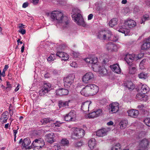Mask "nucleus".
Wrapping results in <instances>:
<instances>
[{
  "label": "nucleus",
  "instance_id": "obj_1",
  "mask_svg": "<svg viewBox=\"0 0 150 150\" xmlns=\"http://www.w3.org/2000/svg\"><path fill=\"white\" fill-rule=\"evenodd\" d=\"M52 20L57 23H61L64 28L69 27V21L68 18L64 16L62 12L58 11H53L50 14Z\"/></svg>",
  "mask_w": 150,
  "mask_h": 150
},
{
  "label": "nucleus",
  "instance_id": "obj_2",
  "mask_svg": "<svg viewBox=\"0 0 150 150\" xmlns=\"http://www.w3.org/2000/svg\"><path fill=\"white\" fill-rule=\"evenodd\" d=\"M98 90L99 88L97 86L94 84H89L83 88L80 93L83 96H88L95 95Z\"/></svg>",
  "mask_w": 150,
  "mask_h": 150
},
{
  "label": "nucleus",
  "instance_id": "obj_3",
  "mask_svg": "<svg viewBox=\"0 0 150 150\" xmlns=\"http://www.w3.org/2000/svg\"><path fill=\"white\" fill-rule=\"evenodd\" d=\"M75 77L74 74H72L68 75L64 78V86L70 91L72 90L74 87L73 83Z\"/></svg>",
  "mask_w": 150,
  "mask_h": 150
},
{
  "label": "nucleus",
  "instance_id": "obj_4",
  "mask_svg": "<svg viewBox=\"0 0 150 150\" xmlns=\"http://www.w3.org/2000/svg\"><path fill=\"white\" fill-rule=\"evenodd\" d=\"M113 36L111 32L108 30L100 32L98 35L99 38L101 40H111L110 38Z\"/></svg>",
  "mask_w": 150,
  "mask_h": 150
},
{
  "label": "nucleus",
  "instance_id": "obj_5",
  "mask_svg": "<svg viewBox=\"0 0 150 150\" xmlns=\"http://www.w3.org/2000/svg\"><path fill=\"white\" fill-rule=\"evenodd\" d=\"M84 130L80 128H75L72 134V137L74 139H79L83 137L84 135Z\"/></svg>",
  "mask_w": 150,
  "mask_h": 150
},
{
  "label": "nucleus",
  "instance_id": "obj_6",
  "mask_svg": "<svg viewBox=\"0 0 150 150\" xmlns=\"http://www.w3.org/2000/svg\"><path fill=\"white\" fill-rule=\"evenodd\" d=\"M72 17L74 21L78 25L83 26L84 21L82 15L79 13L74 14Z\"/></svg>",
  "mask_w": 150,
  "mask_h": 150
},
{
  "label": "nucleus",
  "instance_id": "obj_7",
  "mask_svg": "<svg viewBox=\"0 0 150 150\" xmlns=\"http://www.w3.org/2000/svg\"><path fill=\"white\" fill-rule=\"evenodd\" d=\"M92 68L96 72H99L102 74L105 75L107 73V70L105 68H102L101 66L96 63H93L92 64Z\"/></svg>",
  "mask_w": 150,
  "mask_h": 150
},
{
  "label": "nucleus",
  "instance_id": "obj_8",
  "mask_svg": "<svg viewBox=\"0 0 150 150\" xmlns=\"http://www.w3.org/2000/svg\"><path fill=\"white\" fill-rule=\"evenodd\" d=\"M94 79L93 74L91 72L86 73L82 77V81L85 83L91 82Z\"/></svg>",
  "mask_w": 150,
  "mask_h": 150
},
{
  "label": "nucleus",
  "instance_id": "obj_9",
  "mask_svg": "<svg viewBox=\"0 0 150 150\" xmlns=\"http://www.w3.org/2000/svg\"><path fill=\"white\" fill-rule=\"evenodd\" d=\"M109 112L112 114L118 112L119 110V104L117 102L113 103L109 105L108 107Z\"/></svg>",
  "mask_w": 150,
  "mask_h": 150
},
{
  "label": "nucleus",
  "instance_id": "obj_10",
  "mask_svg": "<svg viewBox=\"0 0 150 150\" xmlns=\"http://www.w3.org/2000/svg\"><path fill=\"white\" fill-rule=\"evenodd\" d=\"M102 110L98 109L89 113L85 117L86 118H88L90 119L97 117L102 115Z\"/></svg>",
  "mask_w": 150,
  "mask_h": 150
},
{
  "label": "nucleus",
  "instance_id": "obj_11",
  "mask_svg": "<svg viewBox=\"0 0 150 150\" xmlns=\"http://www.w3.org/2000/svg\"><path fill=\"white\" fill-rule=\"evenodd\" d=\"M125 25L124 24H119V26L117 28V30L119 32L124 34L125 35H129V30L127 28H125Z\"/></svg>",
  "mask_w": 150,
  "mask_h": 150
},
{
  "label": "nucleus",
  "instance_id": "obj_12",
  "mask_svg": "<svg viewBox=\"0 0 150 150\" xmlns=\"http://www.w3.org/2000/svg\"><path fill=\"white\" fill-rule=\"evenodd\" d=\"M45 139L47 142L51 144L54 142V138L55 137L54 133H51L46 134L45 136Z\"/></svg>",
  "mask_w": 150,
  "mask_h": 150
},
{
  "label": "nucleus",
  "instance_id": "obj_13",
  "mask_svg": "<svg viewBox=\"0 0 150 150\" xmlns=\"http://www.w3.org/2000/svg\"><path fill=\"white\" fill-rule=\"evenodd\" d=\"M134 54H127L125 58V59L127 64L129 65H132V62L135 58Z\"/></svg>",
  "mask_w": 150,
  "mask_h": 150
},
{
  "label": "nucleus",
  "instance_id": "obj_14",
  "mask_svg": "<svg viewBox=\"0 0 150 150\" xmlns=\"http://www.w3.org/2000/svg\"><path fill=\"white\" fill-rule=\"evenodd\" d=\"M149 142L146 139H143L140 142L139 146L143 150H145L148 148Z\"/></svg>",
  "mask_w": 150,
  "mask_h": 150
},
{
  "label": "nucleus",
  "instance_id": "obj_15",
  "mask_svg": "<svg viewBox=\"0 0 150 150\" xmlns=\"http://www.w3.org/2000/svg\"><path fill=\"white\" fill-rule=\"evenodd\" d=\"M124 24L129 28L134 27L136 25V23L134 21L129 19L125 20Z\"/></svg>",
  "mask_w": 150,
  "mask_h": 150
},
{
  "label": "nucleus",
  "instance_id": "obj_16",
  "mask_svg": "<svg viewBox=\"0 0 150 150\" xmlns=\"http://www.w3.org/2000/svg\"><path fill=\"white\" fill-rule=\"evenodd\" d=\"M136 98L138 100L144 101H146L148 99V97L147 95L141 93H139L136 95Z\"/></svg>",
  "mask_w": 150,
  "mask_h": 150
},
{
  "label": "nucleus",
  "instance_id": "obj_17",
  "mask_svg": "<svg viewBox=\"0 0 150 150\" xmlns=\"http://www.w3.org/2000/svg\"><path fill=\"white\" fill-rule=\"evenodd\" d=\"M56 55L62 58V60L64 61H66L69 58L68 55L64 52H57Z\"/></svg>",
  "mask_w": 150,
  "mask_h": 150
},
{
  "label": "nucleus",
  "instance_id": "obj_18",
  "mask_svg": "<svg viewBox=\"0 0 150 150\" xmlns=\"http://www.w3.org/2000/svg\"><path fill=\"white\" fill-rule=\"evenodd\" d=\"M91 104L90 101H87L83 103L81 106V110L84 112L88 111L89 105Z\"/></svg>",
  "mask_w": 150,
  "mask_h": 150
},
{
  "label": "nucleus",
  "instance_id": "obj_19",
  "mask_svg": "<svg viewBox=\"0 0 150 150\" xmlns=\"http://www.w3.org/2000/svg\"><path fill=\"white\" fill-rule=\"evenodd\" d=\"M127 113L129 116L135 118L137 117L139 114L138 111L134 109L127 111Z\"/></svg>",
  "mask_w": 150,
  "mask_h": 150
},
{
  "label": "nucleus",
  "instance_id": "obj_20",
  "mask_svg": "<svg viewBox=\"0 0 150 150\" xmlns=\"http://www.w3.org/2000/svg\"><path fill=\"white\" fill-rule=\"evenodd\" d=\"M56 94L58 95H67L69 93V91L64 88H60L56 91Z\"/></svg>",
  "mask_w": 150,
  "mask_h": 150
},
{
  "label": "nucleus",
  "instance_id": "obj_21",
  "mask_svg": "<svg viewBox=\"0 0 150 150\" xmlns=\"http://www.w3.org/2000/svg\"><path fill=\"white\" fill-rule=\"evenodd\" d=\"M124 86L130 90H132L135 88V85L131 81H125L124 83Z\"/></svg>",
  "mask_w": 150,
  "mask_h": 150
},
{
  "label": "nucleus",
  "instance_id": "obj_22",
  "mask_svg": "<svg viewBox=\"0 0 150 150\" xmlns=\"http://www.w3.org/2000/svg\"><path fill=\"white\" fill-rule=\"evenodd\" d=\"M9 114L8 111L4 112L2 115L0 119V121L2 122L3 123L6 122L7 120L8 119V115Z\"/></svg>",
  "mask_w": 150,
  "mask_h": 150
},
{
  "label": "nucleus",
  "instance_id": "obj_23",
  "mask_svg": "<svg viewBox=\"0 0 150 150\" xmlns=\"http://www.w3.org/2000/svg\"><path fill=\"white\" fill-rule=\"evenodd\" d=\"M106 47L107 50H108L111 51H116L117 47L116 45L112 42H109L106 45Z\"/></svg>",
  "mask_w": 150,
  "mask_h": 150
},
{
  "label": "nucleus",
  "instance_id": "obj_24",
  "mask_svg": "<svg viewBox=\"0 0 150 150\" xmlns=\"http://www.w3.org/2000/svg\"><path fill=\"white\" fill-rule=\"evenodd\" d=\"M107 130L105 128L100 129L96 132V135L98 137H102L106 134Z\"/></svg>",
  "mask_w": 150,
  "mask_h": 150
},
{
  "label": "nucleus",
  "instance_id": "obj_25",
  "mask_svg": "<svg viewBox=\"0 0 150 150\" xmlns=\"http://www.w3.org/2000/svg\"><path fill=\"white\" fill-rule=\"evenodd\" d=\"M110 68L112 69V70L116 73L120 74L121 72V69L117 64L111 66Z\"/></svg>",
  "mask_w": 150,
  "mask_h": 150
},
{
  "label": "nucleus",
  "instance_id": "obj_26",
  "mask_svg": "<svg viewBox=\"0 0 150 150\" xmlns=\"http://www.w3.org/2000/svg\"><path fill=\"white\" fill-rule=\"evenodd\" d=\"M58 105L60 108L63 109L69 106V103L67 101L60 100L59 101Z\"/></svg>",
  "mask_w": 150,
  "mask_h": 150
},
{
  "label": "nucleus",
  "instance_id": "obj_27",
  "mask_svg": "<svg viewBox=\"0 0 150 150\" xmlns=\"http://www.w3.org/2000/svg\"><path fill=\"white\" fill-rule=\"evenodd\" d=\"M97 57H93L91 58H87L85 59V61L86 62L92 64L93 63H96L97 62Z\"/></svg>",
  "mask_w": 150,
  "mask_h": 150
},
{
  "label": "nucleus",
  "instance_id": "obj_28",
  "mask_svg": "<svg viewBox=\"0 0 150 150\" xmlns=\"http://www.w3.org/2000/svg\"><path fill=\"white\" fill-rule=\"evenodd\" d=\"M140 90L141 93L145 94L149 91V88L146 85L143 84L141 86Z\"/></svg>",
  "mask_w": 150,
  "mask_h": 150
},
{
  "label": "nucleus",
  "instance_id": "obj_29",
  "mask_svg": "<svg viewBox=\"0 0 150 150\" xmlns=\"http://www.w3.org/2000/svg\"><path fill=\"white\" fill-rule=\"evenodd\" d=\"M96 144V140L94 138H91L88 141V145L91 149H93Z\"/></svg>",
  "mask_w": 150,
  "mask_h": 150
},
{
  "label": "nucleus",
  "instance_id": "obj_30",
  "mask_svg": "<svg viewBox=\"0 0 150 150\" xmlns=\"http://www.w3.org/2000/svg\"><path fill=\"white\" fill-rule=\"evenodd\" d=\"M128 120L127 119L122 120L119 123L120 128L121 129L125 128L128 124Z\"/></svg>",
  "mask_w": 150,
  "mask_h": 150
},
{
  "label": "nucleus",
  "instance_id": "obj_31",
  "mask_svg": "<svg viewBox=\"0 0 150 150\" xmlns=\"http://www.w3.org/2000/svg\"><path fill=\"white\" fill-rule=\"evenodd\" d=\"M118 19L117 18H114L112 19L109 22V26L112 27L117 25V23Z\"/></svg>",
  "mask_w": 150,
  "mask_h": 150
},
{
  "label": "nucleus",
  "instance_id": "obj_32",
  "mask_svg": "<svg viewBox=\"0 0 150 150\" xmlns=\"http://www.w3.org/2000/svg\"><path fill=\"white\" fill-rule=\"evenodd\" d=\"M41 122L42 124H46L48 123H52L54 122L53 120H51L50 118H46L42 119L41 120Z\"/></svg>",
  "mask_w": 150,
  "mask_h": 150
},
{
  "label": "nucleus",
  "instance_id": "obj_33",
  "mask_svg": "<svg viewBox=\"0 0 150 150\" xmlns=\"http://www.w3.org/2000/svg\"><path fill=\"white\" fill-rule=\"evenodd\" d=\"M150 47V42H144L141 46V49L142 50H145L148 49Z\"/></svg>",
  "mask_w": 150,
  "mask_h": 150
},
{
  "label": "nucleus",
  "instance_id": "obj_34",
  "mask_svg": "<svg viewBox=\"0 0 150 150\" xmlns=\"http://www.w3.org/2000/svg\"><path fill=\"white\" fill-rule=\"evenodd\" d=\"M31 143L30 141L29 138L24 139L22 143V145L24 147H26L28 145Z\"/></svg>",
  "mask_w": 150,
  "mask_h": 150
},
{
  "label": "nucleus",
  "instance_id": "obj_35",
  "mask_svg": "<svg viewBox=\"0 0 150 150\" xmlns=\"http://www.w3.org/2000/svg\"><path fill=\"white\" fill-rule=\"evenodd\" d=\"M130 66L129 67V74H134L137 71V68L135 66Z\"/></svg>",
  "mask_w": 150,
  "mask_h": 150
},
{
  "label": "nucleus",
  "instance_id": "obj_36",
  "mask_svg": "<svg viewBox=\"0 0 150 150\" xmlns=\"http://www.w3.org/2000/svg\"><path fill=\"white\" fill-rule=\"evenodd\" d=\"M69 115L72 117V121H74L76 119V112L74 110H71L69 113Z\"/></svg>",
  "mask_w": 150,
  "mask_h": 150
},
{
  "label": "nucleus",
  "instance_id": "obj_37",
  "mask_svg": "<svg viewBox=\"0 0 150 150\" xmlns=\"http://www.w3.org/2000/svg\"><path fill=\"white\" fill-rule=\"evenodd\" d=\"M121 145L119 143H117L113 145L112 147L111 150H120Z\"/></svg>",
  "mask_w": 150,
  "mask_h": 150
},
{
  "label": "nucleus",
  "instance_id": "obj_38",
  "mask_svg": "<svg viewBox=\"0 0 150 150\" xmlns=\"http://www.w3.org/2000/svg\"><path fill=\"white\" fill-rule=\"evenodd\" d=\"M51 87V84L49 83H44L43 86L42 88L44 90H46L48 92L50 90V88Z\"/></svg>",
  "mask_w": 150,
  "mask_h": 150
},
{
  "label": "nucleus",
  "instance_id": "obj_39",
  "mask_svg": "<svg viewBox=\"0 0 150 150\" xmlns=\"http://www.w3.org/2000/svg\"><path fill=\"white\" fill-rule=\"evenodd\" d=\"M146 63V59H143L140 62L139 64V67L140 69H144L145 68L144 65Z\"/></svg>",
  "mask_w": 150,
  "mask_h": 150
},
{
  "label": "nucleus",
  "instance_id": "obj_40",
  "mask_svg": "<svg viewBox=\"0 0 150 150\" xmlns=\"http://www.w3.org/2000/svg\"><path fill=\"white\" fill-rule=\"evenodd\" d=\"M149 16L148 15H144L141 19L140 23L141 24L144 23L145 21L149 19Z\"/></svg>",
  "mask_w": 150,
  "mask_h": 150
},
{
  "label": "nucleus",
  "instance_id": "obj_41",
  "mask_svg": "<svg viewBox=\"0 0 150 150\" xmlns=\"http://www.w3.org/2000/svg\"><path fill=\"white\" fill-rule=\"evenodd\" d=\"M61 144L64 146H67L69 144V141L66 139H63L61 141Z\"/></svg>",
  "mask_w": 150,
  "mask_h": 150
},
{
  "label": "nucleus",
  "instance_id": "obj_42",
  "mask_svg": "<svg viewBox=\"0 0 150 150\" xmlns=\"http://www.w3.org/2000/svg\"><path fill=\"white\" fill-rule=\"evenodd\" d=\"M138 76L139 78L145 79L147 77V74L142 72L138 75Z\"/></svg>",
  "mask_w": 150,
  "mask_h": 150
},
{
  "label": "nucleus",
  "instance_id": "obj_43",
  "mask_svg": "<svg viewBox=\"0 0 150 150\" xmlns=\"http://www.w3.org/2000/svg\"><path fill=\"white\" fill-rule=\"evenodd\" d=\"M47 91L44 90L43 88H42L39 92V95L41 96H44L46 93L48 92Z\"/></svg>",
  "mask_w": 150,
  "mask_h": 150
},
{
  "label": "nucleus",
  "instance_id": "obj_44",
  "mask_svg": "<svg viewBox=\"0 0 150 150\" xmlns=\"http://www.w3.org/2000/svg\"><path fill=\"white\" fill-rule=\"evenodd\" d=\"M55 59V54H52L50 56L48 57L47 60L49 62H50L52 61H53Z\"/></svg>",
  "mask_w": 150,
  "mask_h": 150
},
{
  "label": "nucleus",
  "instance_id": "obj_45",
  "mask_svg": "<svg viewBox=\"0 0 150 150\" xmlns=\"http://www.w3.org/2000/svg\"><path fill=\"white\" fill-rule=\"evenodd\" d=\"M83 143L81 141L78 142L74 143V146L76 147H79L83 145Z\"/></svg>",
  "mask_w": 150,
  "mask_h": 150
},
{
  "label": "nucleus",
  "instance_id": "obj_46",
  "mask_svg": "<svg viewBox=\"0 0 150 150\" xmlns=\"http://www.w3.org/2000/svg\"><path fill=\"white\" fill-rule=\"evenodd\" d=\"M8 65H5L4 69H3L2 72V76L4 77L5 76V71L8 69Z\"/></svg>",
  "mask_w": 150,
  "mask_h": 150
},
{
  "label": "nucleus",
  "instance_id": "obj_47",
  "mask_svg": "<svg viewBox=\"0 0 150 150\" xmlns=\"http://www.w3.org/2000/svg\"><path fill=\"white\" fill-rule=\"evenodd\" d=\"M6 89L8 90H10L12 88V85L8 81L6 82Z\"/></svg>",
  "mask_w": 150,
  "mask_h": 150
},
{
  "label": "nucleus",
  "instance_id": "obj_48",
  "mask_svg": "<svg viewBox=\"0 0 150 150\" xmlns=\"http://www.w3.org/2000/svg\"><path fill=\"white\" fill-rule=\"evenodd\" d=\"M41 142V141L39 139H36L33 141V142L32 144V146H34V147H35L37 146V145L35 144L37 143H39Z\"/></svg>",
  "mask_w": 150,
  "mask_h": 150
},
{
  "label": "nucleus",
  "instance_id": "obj_49",
  "mask_svg": "<svg viewBox=\"0 0 150 150\" xmlns=\"http://www.w3.org/2000/svg\"><path fill=\"white\" fill-rule=\"evenodd\" d=\"M144 122L145 124L147 126L150 127V119L147 118L145 119Z\"/></svg>",
  "mask_w": 150,
  "mask_h": 150
},
{
  "label": "nucleus",
  "instance_id": "obj_50",
  "mask_svg": "<svg viewBox=\"0 0 150 150\" xmlns=\"http://www.w3.org/2000/svg\"><path fill=\"white\" fill-rule=\"evenodd\" d=\"M72 117H71L70 115H69V114H67L64 117V119L66 121H72V119L71 118Z\"/></svg>",
  "mask_w": 150,
  "mask_h": 150
},
{
  "label": "nucleus",
  "instance_id": "obj_51",
  "mask_svg": "<svg viewBox=\"0 0 150 150\" xmlns=\"http://www.w3.org/2000/svg\"><path fill=\"white\" fill-rule=\"evenodd\" d=\"M70 65L71 67L74 68L77 67H78V65L75 62H73L70 64Z\"/></svg>",
  "mask_w": 150,
  "mask_h": 150
},
{
  "label": "nucleus",
  "instance_id": "obj_52",
  "mask_svg": "<svg viewBox=\"0 0 150 150\" xmlns=\"http://www.w3.org/2000/svg\"><path fill=\"white\" fill-rule=\"evenodd\" d=\"M62 123L60 122H59L57 121L56 122L54 123V125L56 127H60V125L62 124Z\"/></svg>",
  "mask_w": 150,
  "mask_h": 150
},
{
  "label": "nucleus",
  "instance_id": "obj_53",
  "mask_svg": "<svg viewBox=\"0 0 150 150\" xmlns=\"http://www.w3.org/2000/svg\"><path fill=\"white\" fill-rule=\"evenodd\" d=\"M54 148L55 149V150H60V146L59 144H56L54 146Z\"/></svg>",
  "mask_w": 150,
  "mask_h": 150
},
{
  "label": "nucleus",
  "instance_id": "obj_54",
  "mask_svg": "<svg viewBox=\"0 0 150 150\" xmlns=\"http://www.w3.org/2000/svg\"><path fill=\"white\" fill-rule=\"evenodd\" d=\"M18 31L23 35L26 32L25 30V29H22L21 28H20Z\"/></svg>",
  "mask_w": 150,
  "mask_h": 150
},
{
  "label": "nucleus",
  "instance_id": "obj_55",
  "mask_svg": "<svg viewBox=\"0 0 150 150\" xmlns=\"http://www.w3.org/2000/svg\"><path fill=\"white\" fill-rule=\"evenodd\" d=\"M30 1L34 4H37L39 1V0H30Z\"/></svg>",
  "mask_w": 150,
  "mask_h": 150
},
{
  "label": "nucleus",
  "instance_id": "obj_56",
  "mask_svg": "<svg viewBox=\"0 0 150 150\" xmlns=\"http://www.w3.org/2000/svg\"><path fill=\"white\" fill-rule=\"evenodd\" d=\"M108 60L107 58L105 57V59H103V64H106L108 62Z\"/></svg>",
  "mask_w": 150,
  "mask_h": 150
},
{
  "label": "nucleus",
  "instance_id": "obj_57",
  "mask_svg": "<svg viewBox=\"0 0 150 150\" xmlns=\"http://www.w3.org/2000/svg\"><path fill=\"white\" fill-rule=\"evenodd\" d=\"M28 3L27 2L24 3L22 6V7L24 8H25L28 6Z\"/></svg>",
  "mask_w": 150,
  "mask_h": 150
},
{
  "label": "nucleus",
  "instance_id": "obj_58",
  "mask_svg": "<svg viewBox=\"0 0 150 150\" xmlns=\"http://www.w3.org/2000/svg\"><path fill=\"white\" fill-rule=\"evenodd\" d=\"M73 55L75 57H78L79 55V53L77 52H74L73 53Z\"/></svg>",
  "mask_w": 150,
  "mask_h": 150
},
{
  "label": "nucleus",
  "instance_id": "obj_59",
  "mask_svg": "<svg viewBox=\"0 0 150 150\" xmlns=\"http://www.w3.org/2000/svg\"><path fill=\"white\" fill-rule=\"evenodd\" d=\"M93 15L92 14H90L88 16V20H90L93 18Z\"/></svg>",
  "mask_w": 150,
  "mask_h": 150
},
{
  "label": "nucleus",
  "instance_id": "obj_60",
  "mask_svg": "<svg viewBox=\"0 0 150 150\" xmlns=\"http://www.w3.org/2000/svg\"><path fill=\"white\" fill-rule=\"evenodd\" d=\"M18 129V128L17 130H13V133L14 134V137H16V134L17 133V132H18L17 130Z\"/></svg>",
  "mask_w": 150,
  "mask_h": 150
},
{
  "label": "nucleus",
  "instance_id": "obj_61",
  "mask_svg": "<svg viewBox=\"0 0 150 150\" xmlns=\"http://www.w3.org/2000/svg\"><path fill=\"white\" fill-rule=\"evenodd\" d=\"M110 39H111L110 40H112L113 41H114V42L116 41L117 40V39H118L117 38L116 36L114 37L113 38V39L112 40L111 38H110Z\"/></svg>",
  "mask_w": 150,
  "mask_h": 150
},
{
  "label": "nucleus",
  "instance_id": "obj_62",
  "mask_svg": "<svg viewBox=\"0 0 150 150\" xmlns=\"http://www.w3.org/2000/svg\"><path fill=\"white\" fill-rule=\"evenodd\" d=\"M113 122L112 121H110L107 123V125H113Z\"/></svg>",
  "mask_w": 150,
  "mask_h": 150
},
{
  "label": "nucleus",
  "instance_id": "obj_63",
  "mask_svg": "<svg viewBox=\"0 0 150 150\" xmlns=\"http://www.w3.org/2000/svg\"><path fill=\"white\" fill-rule=\"evenodd\" d=\"M50 76V75L49 73H47L44 75V77L45 78H48Z\"/></svg>",
  "mask_w": 150,
  "mask_h": 150
},
{
  "label": "nucleus",
  "instance_id": "obj_64",
  "mask_svg": "<svg viewBox=\"0 0 150 150\" xmlns=\"http://www.w3.org/2000/svg\"><path fill=\"white\" fill-rule=\"evenodd\" d=\"M127 0H122V1L121 3L123 4H125L127 3Z\"/></svg>",
  "mask_w": 150,
  "mask_h": 150
}]
</instances>
